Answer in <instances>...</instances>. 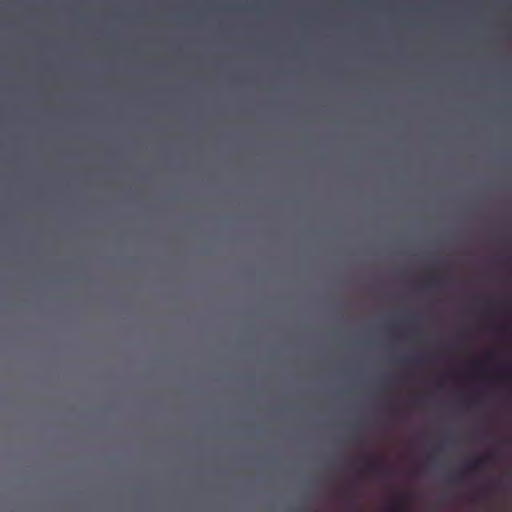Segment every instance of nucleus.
<instances>
[{
  "label": "nucleus",
  "instance_id": "nucleus-1",
  "mask_svg": "<svg viewBox=\"0 0 512 512\" xmlns=\"http://www.w3.org/2000/svg\"><path fill=\"white\" fill-rule=\"evenodd\" d=\"M365 471L369 474H383L386 469L378 460L368 458L365 461Z\"/></svg>",
  "mask_w": 512,
  "mask_h": 512
},
{
  "label": "nucleus",
  "instance_id": "nucleus-2",
  "mask_svg": "<svg viewBox=\"0 0 512 512\" xmlns=\"http://www.w3.org/2000/svg\"><path fill=\"white\" fill-rule=\"evenodd\" d=\"M492 458V455H486V456H483V457H480L478 459H476L475 461H473L472 463H470L468 465V469L471 470V471H477L479 470L483 464Z\"/></svg>",
  "mask_w": 512,
  "mask_h": 512
},
{
  "label": "nucleus",
  "instance_id": "nucleus-3",
  "mask_svg": "<svg viewBox=\"0 0 512 512\" xmlns=\"http://www.w3.org/2000/svg\"><path fill=\"white\" fill-rule=\"evenodd\" d=\"M404 509V501L399 499L389 508L388 512H404Z\"/></svg>",
  "mask_w": 512,
  "mask_h": 512
},
{
  "label": "nucleus",
  "instance_id": "nucleus-4",
  "mask_svg": "<svg viewBox=\"0 0 512 512\" xmlns=\"http://www.w3.org/2000/svg\"><path fill=\"white\" fill-rule=\"evenodd\" d=\"M429 282H430V284H432L434 286L440 284V280L438 278H436V277L431 278Z\"/></svg>",
  "mask_w": 512,
  "mask_h": 512
},
{
  "label": "nucleus",
  "instance_id": "nucleus-5",
  "mask_svg": "<svg viewBox=\"0 0 512 512\" xmlns=\"http://www.w3.org/2000/svg\"><path fill=\"white\" fill-rule=\"evenodd\" d=\"M406 362L411 363V364H416L419 362V359L418 358H410Z\"/></svg>",
  "mask_w": 512,
  "mask_h": 512
},
{
  "label": "nucleus",
  "instance_id": "nucleus-6",
  "mask_svg": "<svg viewBox=\"0 0 512 512\" xmlns=\"http://www.w3.org/2000/svg\"><path fill=\"white\" fill-rule=\"evenodd\" d=\"M413 403H414L416 406H421L422 401H421V399H420V398H415V399L413 400Z\"/></svg>",
  "mask_w": 512,
  "mask_h": 512
},
{
  "label": "nucleus",
  "instance_id": "nucleus-7",
  "mask_svg": "<svg viewBox=\"0 0 512 512\" xmlns=\"http://www.w3.org/2000/svg\"><path fill=\"white\" fill-rule=\"evenodd\" d=\"M470 403H471V400H470V399H466V400L464 401V404H465V406H466V407H468Z\"/></svg>",
  "mask_w": 512,
  "mask_h": 512
}]
</instances>
